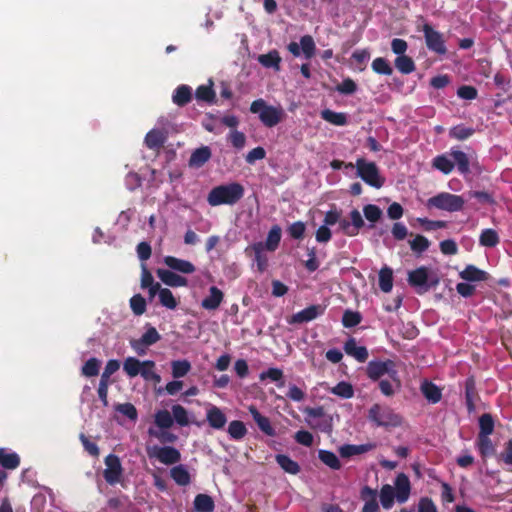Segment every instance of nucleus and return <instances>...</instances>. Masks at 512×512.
Returning <instances> with one entry per match:
<instances>
[{
  "label": "nucleus",
  "mask_w": 512,
  "mask_h": 512,
  "mask_svg": "<svg viewBox=\"0 0 512 512\" xmlns=\"http://www.w3.org/2000/svg\"><path fill=\"white\" fill-rule=\"evenodd\" d=\"M101 362L97 358H90L82 367V374L86 377H93L99 374Z\"/></svg>",
  "instance_id": "obj_57"
},
{
  "label": "nucleus",
  "mask_w": 512,
  "mask_h": 512,
  "mask_svg": "<svg viewBox=\"0 0 512 512\" xmlns=\"http://www.w3.org/2000/svg\"><path fill=\"white\" fill-rule=\"evenodd\" d=\"M394 64L396 69L402 74H410L416 69L413 59L407 55L397 56Z\"/></svg>",
  "instance_id": "obj_43"
},
{
  "label": "nucleus",
  "mask_w": 512,
  "mask_h": 512,
  "mask_svg": "<svg viewBox=\"0 0 512 512\" xmlns=\"http://www.w3.org/2000/svg\"><path fill=\"white\" fill-rule=\"evenodd\" d=\"M206 420L209 426L213 429L220 430L224 428L227 423V417L223 411L214 405H211L206 412Z\"/></svg>",
  "instance_id": "obj_21"
},
{
  "label": "nucleus",
  "mask_w": 512,
  "mask_h": 512,
  "mask_svg": "<svg viewBox=\"0 0 512 512\" xmlns=\"http://www.w3.org/2000/svg\"><path fill=\"white\" fill-rule=\"evenodd\" d=\"M130 307L133 313L137 316H140L146 311V300L140 294H135L130 299Z\"/></svg>",
  "instance_id": "obj_58"
},
{
  "label": "nucleus",
  "mask_w": 512,
  "mask_h": 512,
  "mask_svg": "<svg viewBox=\"0 0 512 512\" xmlns=\"http://www.w3.org/2000/svg\"><path fill=\"white\" fill-rule=\"evenodd\" d=\"M478 392L476 388V381L474 376H469L465 380V402L469 412L475 410V401L478 399Z\"/></svg>",
  "instance_id": "obj_26"
},
{
  "label": "nucleus",
  "mask_w": 512,
  "mask_h": 512,
  "mask_svg": "<svg viewBox=\"0 0 512 512\" xmlns=\"http://www.w3.org/2000/svg\"><path fill=\"white\" fill-rule=\"evenodd\" d=\"M0 465L4 469L14 470L20 465V457L15 452H8L5 448H0Z\"/></svg>",
  "instance_id": "obj_32"
},
{
  "label": "nucleus",
  "mask_w": 512,
  "mask_h": 512,
  "mask_svg": "<svg viewBox=\"0 0 512 512\" xmlns=\"http://www.w3.org/2000/svg\"><path fill=\"white\" fill-rule=\"evenodd\" d=\"M213 83L210 81L209 85H200L197 87L195 97L198 101L213 103L215 101V92L213 90Z\"/></svg>",
  "instance_id": "obj_45"
},
{
  "label": "nucleus",
  "mask_w": 512,
  "mask_h": 512,
  "mask_svg": "<svg viewBox=\"0 0 512 512\" xmlns=\"http://www.w3.org/2000/svg\"><path fill=\"white\" fill-rule=\"evenodd\" d=\"M159 301L162 306L171 310H174L178 305V301L168 288H161L159 291Z\"/></svg>",
  "instance_id": "obj_53"
},
{
  "label": "nucleus",
  "mask_w": 512,
  "mask_h": 512,
  "mask_svg": "<svg viewBox=\"0 0 512 512\" xmlns=\"http://www.w3.org/2000/svg\"><path fill=\"white\" fill-rule=\"evenodd\" d=\"M361 320L362 317L359 312L346 310L342 317V324L346 328H351L357 326Z\"/></svg>",
  "instance_id": "obj_61"
},
{
  "label": "nucleus",
  "mask_w": 512,
  "mask_h": 512,
  "mask_svg": "<svg viewBox=\"0 0 512 512\" xmlns=\"http://www.w3.org/2000/svg\"><path fill=\"white\" fill-rule=\"evenodd\" d=\"M115 410L117 412L123 414L124 416H126L128 419H130L132 421H136L138 418L137 409L131 403L118 404L115 407Z\"/></svg>",
  "instance_id": "obj_62"
},
{
  "label": "nucleus",
  "mask_w": 512,
  "mask_h": 512,
  "mask_svg": "<svg viewBox=\"0 0 512 512\" xmlns=\"http://www.w3.org/2000/svg\"><path fill=\"white\" fill-rule=\"evenodd\" d=\"M172 376L175 379L186 376L191 370V363L186 360H174L171 362Z\"/></svg>",
  "instance_id": "obj_39"
},
{
  "label": "nucleus",
  "mask_w": 512,
  "mask_h": 512,
  "mask_svg": "<svg viewBox=\"0 0 512 512\" xmlns=\"http://www.w3.org/2000/svg\"><path fill=\"white\" fill-rule=\"evenodd\" d=\"M148 434L157 438L162 444H173L178 440V436L168 431V429L155 430L153 428H149Z\"/></svg>",
  "instance_id": "obj_40"
},
{
  "label": "nucleus",
  "mask_w": 512,
  "mask_h": 512,
  "mask_svg": "<svg viewBox=\"0 0 512 512\" xmlns=\"http://www.w3.org/2000/svg\"><path fill=\"white\" fill-rule=\"evenodd\" d=\"M344 351L360 363L366 362L369 356L367 348L365 346H358L356 339L352 337L344 343Z\"/></svg>",
  "instance_id": "obj_18"
},
{
  "label": "nucleus",
  "mask_w": 512,
  "mask_h": 512,
  "mask_svg": "<svg viewBox=\"0 0 512 512\" xmlns=\"http://www.w3.org/2000/svg\"><path fill=\"white\" fill-rule=\"evenodd\" d=\"M407 282L418 295L427 293L439 285L440 279L430 268L420 266L408 272Z\"/></svg>",
  "instance_id": "obj_2"
},
{
  "label": "nucleus",
  "mask_w": 512,
  "mask_h": 512,
  "mask_svg": "<svg viewBox=\"0 0 512 512\" xmlns=\"http://www.w3.org/2000/svg\"><path fill=\"white\" fill-rule=\"evenodd\" d=\"M379 287L384 293H389L393 287V270L384 266L379 271Z\"/></svg>",
  "instance_id": "obj_35"
},
{
  "label": "nucleus",
  "mask_w": 512,
  "mask_h": 512,
  "mask_svg": "<svg viewBox=\"0 0 512 512\" xmlns=\"http://www.w3.org/2000/svg\"><path fill=\"white\" fill-rule=\"evenodd\" d=\"M192 100V89L190 86L179 85L172 95V101L179 107L187 105Z\"/></svg>",
  "instance_id": "obj_28"
},
{
  "label": "nucleus",
  "mask_w": 512,
  "mask_h": 512,
  "mask_svg": "<svg viewBox=\"0 0 512 512\" xmlns=\"http://www.w3.org/2000/svg\"><path fill=\"white\" fill-rule=\"evenodd\" d=\"M224 300V293L216 286L209 288V295L201 301V307L208 311L217 310Z\"/></svg>",
  "instance_id": "obj_17"
},
{
  "label": "nucleus",
  "mask_w": 512,
  "mask_h": 512,
  "mask_svg": "<svg viewBox=\"0 0 512 512\" xmlns=\"http://www.w3.org/2000/svg\"><path fill=\"white\" fill-rule=\"evenodd\" d=\"M154 423L159 429H169L173 426V417L171 413L166 410H158L154 415Z\"/></svg>",
  "instance_id": "obj_42"
},
{
  "label": "nucleus",
  "mask_w": 512,
  "mask_h": 512,
  "mask_svg": "<svg viewBox=\"0 0 512 512\" xmlns=\"http://www.w3.org/2000/svg\"><path fill=\"white\" fill-rule=\"evenodd\" d=\"M368 418L379 427H397L402 423L401 417L387 406L374 404L368 412Z\"/></svg>",
  "instance_id": "obj_6"
},
{
  "label": "nucleus",
  "mask_w": 512,
  "mask_h": 512,
  "mask_svg": "<svg viewBox=\"0 0 512 512\" xmlns=\"http://www.w3.org/2000/svg\"><path fill=\"white\" fill-rule=\"evenodd\" d=\"M409 244L413 252L421 254L429 248L430 241L423 235H416L415 238L409 242Z\"/></svg>",
  "instance_id": "obj_56"
},
{
  "label": "nucleus",
  "mask_w": 512,
  "mask_h": 512,
  "mask_svg": "<svg viewBox=\"0 0 512 512\" xmlns=\"http://www.w3.org/2000/svg\"><path fill=\"white\" fill-rule=\"evenodd\" d=\"M170 476L179 486H187L191 483V476L185 465L179 464L170 470Z\"/></svg>",
  "instance_id": "obj_29"
},
{
  "label": "nucleus",
  "mask_w": 512,
  "mask_h": 512,
  "mask_svg": "<svg viewBox=\"0 0 512 512\" xmlns=\"http://www.w3.org/2000/svg\"><path fill=\"white\" fill-rule=\"evenodd\" d=\"M250 111L253 114H258L260 121L266 127L276 126L283 117L282 109L267 105L265 100H254L250 105Z\"/></svg>",
  "instance_id": "obj_4"
},
{
  "label": "nucleus",
  "mask_w": 512,
  "mask_h": 512,
  "mask_svg": "<svg viewBox=\"0 0 512 512\" xmlns=\"http://www.w3.org/2000/svg\"><path fill=\"white\" fill-rule=\"evenodd\" d=\"M228 433L232 439L241 440L245 437L247 429L242 421L234 420L228 426Z\"/></svg>",
  "instance_id": "obj_51"
},
{
  "label": "nucleus",
  "mask_w": 512,
  "mask_h": 512,
  "mask_svg": "<svg viewBox=\"0 0 512 512\" xmlns=\"http://www.w3.org/2000/svg\"><path fill=\"white\" fill-rule=\"evenodd\" d=\"M363 213L365 218L371 223L379 221L382 217V210L375 204L365 205L363 207Z\"/></svg>",
  "instance_id": "obj_60"
},
{
  "label": "nucleus",
  "mask_w": 512,
  "mask_h": 512,
  "mask_svg": "<svg viewBox=\"0 0 512 512\" xmlns=\"http://www.w3.org/2000/svg\"><path fill=\"white\" fill-rule=\"evenodd\" d=\"M451 158H453V162L457 167V170L462 175H467L470 173V161L467 154L459 149L452 148L449 152Z\"/></svg>",
  "instance_id": "obj_25"
},
{
  "label": "nucleus",
  "mask_w": 512,
  "mask_h": 512,
  "mask_svg": "<svg viewBox=\"0 0 512 512\" xmlns=\"http://www.w3.org/2000/svg\"><path fill=\"white\" fill-rule=\"evenodd\" d=\"M358 176L368 185L380 188L383 180L380 179L379 170L374 162H366L364 159H358L356 162Z\"/></svg>",
  "instance_id": "obj_8"
},
{
  "label": "nucleus",
  "mask_w": 512,
  "mask_h": 512,
  "mask_svg": "<svg viewBox=\"0 0 512 512\" xmlns=\"http://www.w3.org/2000/svg\"><path fill=\"white\" fill-rule=\"evenodd\" d=\"M144 362H149L151 366H142L141 372L139 375L146 381H153L155 383H159L161 381V377L159 374L155 372V362L152 360H144Z\"/></svg>",
  "instance_id": "obj_55"
},
{
  "label": "nucleus",
  "mask_w": 512,
  "mask_h": 512,
  "mask_svg": "<svg viewBox=\"0 0 512 512\" xmlns=\"http://www.w3.org/2000/svg\"><path fill=\"white\" fill-rule=\"evenodd\" d=\"M459 277L467 282H482L490 278L488 272L479 269L473 264L467 265L460 273Z\"/></svg>",
  "instance_id": "obj_19"
},
{
  "label": "nucleus",
  "mask_w": 512,
  "mask_h": 512,
  "mask_svg": "<svg viewBox=\"0 0 512 512\" xmlns=\"http://www.w3.org/2000/svg\"><path fill=\"white\" fill-rule=\"evenodd\" d=\"M421 393L425 399L432 404L440 402L442 398L441 389L431 381L425 380L420 386Z\"/></svg>",
  "instance_id": "obj_23"
},
{
  "label": "nucleus",
  "mask_w": 512,
  "mask_h": 512,
  "mask_svg": "<svg viewBox=\"0 0 512 512\" xmlns=\"http://www.w3.org/2000/svg\"><path fill=\"white\" fill-rule=\"evenodd\" d=\"M142 366H151L149 362L140 361L135 357H127L123 362V370L126 375L130 378H134L141 372Z\"/></svg>",
  "instance_id": "obj_27"
},
{
  "label": "nucleus",
  "mask_w": 512,
  "mask_h": 512,
  "mask_svg": "<svg viewBox=\"0 0 512 512\" xmlns=\"http://www.w3.org/2000/svg\"><path fill=\"white\" fill-rule=\"evenodd\" d=\"M212 152L210 147L201 146L195 149L189 158V166L194 168L202 167L206 162L210 160Z\"/></svg>",
  "instance_id": "obj_24"
},
{
  "label": "nucleus",
  "mask_w": 512,
  "mask_h": 512,
  "mask_svg": "<svg viewBox=\"0 0 512 512\" xmlns=\"http://www.w3.org/2000/svg\"><path fill=\"white\" fill-rule=\"evenodd\" d=\"M394 484L397 501L399 503H405L408 500L411 492V484L408 476L404 473L398 474Z\"/></svg>",
  "instance_id": "obj_16"
},
{
  "label": "nucleus",
  "mask_w": 512,
  "mask_h": 512,
  "mask_svg": "<svg viewBox=\"0 0 512 512\" xmlns=\"http://www.w3.org/2000/svg\"><path fill=\"white\" fill-rule=\"evenodd\" d=\"M500 242L499 235L496 230L492 228L483 229L480 237L479 244L483 247L493 248Z\"/></svg>",
  "instance_id": "obj_33"
},
{
  "label": "nucleus",
  "mask_w": 512,
  "mask_h": 512,
  "mask_svg": "<svg viewBox=\"0 0 512 512\" xmlns=\"http://www.w3.org/2000/svg\"><path fill=\"white\" fill-rule=\"evenodd\" d=\"M371 67H372V70L379 75L390 76L393 73V69H392L390 63L388 62V60H386L383 57L375 58L372 61Z\"/></svg>",
  "instance_id": "obj_50"
},
{
  "label": "nucleus",
  "mask_w": 512,
  "mask_h": 512,
  "mask_svg": "<svg viewBox=\"0 0 512 512\" xmlns=\"http://www.w3.org/2000/svg\"><path fill=\"white\" fill-rule=\"evenodd\" d=\"M324 312L325 307H323L322 305H310L307 308L301 310L298 313H295L292 317H290V323H307L323 315Z\"/></svg>",
  "instance_id": "obj_14"
},
{
  "label": "nucleus",
  "mask_w": 512,
  "mask_h": 512,
  "mask_svg": "<svg viewBox=\"0 0 512 512\" xmlns=\"http://www.w3.org/2000/svg\"><path fill=\"white\" fill-rule=\"evenodd\" d=\"M396 497L393 487L389 484L382 486L380 490V502L384 509L392 508Z\"/></svg>",
  "instance_id": "obj_46"
},
{
  "label": "nucleus",
  "mask_w": 512,
  "mask_h": 512,
  "mask_svg": "<svg viewBox=\"0 0 512 512\" xmlns=\"http://www.w3.org/2000/svg\"><path fill=\"white\" fill-rule=\"evenodd\" d=\"M267 249L263 242H257L246 248L245 252L248 256H253L257 266V270L263 273L268 267Z\"/></svg>",
  "instance_id": "obj_13"
},
{
  "label": "nucleus",
  "mask_w": 512,
  "mask_h": 512,
  "mask_svg": "<svg viewBox=\"0 0 512 512\" xmlns=\"http://www.w3.org/2000/svg\"><path fill=\"white\" fill-rule=\"evenodd\" d=\"M422 31L424 33L426 46L429 50L439 55L446 54L447 48L445 46L443 35L440 32L434 30L428 23L423 25Z\"/></svg>",
  "instance_id": "obj_10"
},
{
  "label": "nucleus",
  "mask_w": 512,
  "mask_h": 512,
  "mask_svg": "<svg viewBox=\"0 0 512 512\" xmlns=\"http://www.w3.org/2000/svg\"><path fill=\"white\" fill-rule=\"evenodd\" d=\"M432 166L443 174L448 175L454 170L455 163L453 158H450V155L441 154L433 159Z\"/></svg>",
  "instance_id": "obj_31"
},
{
  "label": "nucleus",
  "mask_w": 512,
  "mask_h": 512,
  "mask_svg": "<svg viewBox=\"0 0 512 512\" xmlns=\"http://www.w3.org/2000/svg\"><path fill=\"white\" fill-rule=\"evenodd\" d=\"M366 375L372 381H378L385 375L394 381L398 382V371L396 370V364L391 359L382 360H371L366 366Z\"/></svg>",
  "instance_id": "obj_5"
},
{
  "label": "nucleus",
  "mask_w": 512,
  "mask_h": 512,
  "mask_svg": "<svg viewBox=\"0 0 512 512\" xmlns=\"http://www.w3.org/2000/svg\"><path fill=\"white\" fill-rule=\"evenodd\" d=\"M464 204L465 200L462 196L449 192H440L426 202L427 208H436L450 213L461 211Z\"/></svg>",
  "instance_id": "obj_3"
},
{
  "label": "nucleus",
  "mask_w": 512,
  "mask_h": 512,
  "mask_svg": "<svg viewBox=\"0 0 512 512\" xmlns=\"http://www.w3.org/2000/svg\"><path fill=\"white\" fill-rule=\"evenodd\" d=\"M156 273L159 279L167 286L185 287L188 285V280L185 277L171 271L170 269H157Z\"/></svg>",
  "instance_id": "obj_15"
},
{
  "label": "nucleus",
  "mask_w": 512,
  "mask_h": 512,
  "mask_svg": "<svg viewBox=\"0 0 512 512\" xmlns=\"http://www.w3.org/2000/svg\"><path fill=\"white\" fill-rule=\"evenodd\" d=\"M164 263L169 269L172 271H178L183 274H192L196 271V268L193 263L188 260L179 259L174 256H166L164 257Z\"/></svg>",
  "instance_id": "obj_20"
},
{
  "label": "nucleus",
  "mask_w": 512,
  "mask_h": 512,
  "mask_svg": "<svg viewBox=\"0 0 512 512\" xmlns=\"http://www.w3.org/2000/svg\"><path fill=\"white\" fill-rule=\"evenodd\" d=\"M376 448L375 443H365L360 445L345 444L340 447L339 453L343 458H349L355 455L367 453Z\"/></svg>",
  "instance_id": "obj_22"
},
{
  "label": "nucleus",
  "mask_w": 512,
  "mask_h": 512,
  "mask_svg": "<svg viewBox=\"0 0 512 512\" xmlns=\"http://www.w3.org/2000/svg\"><path fill=\"white\" fill-rule=\"evenodd\" d=\"M244 187L238 182L218 185L210 190L207 202L210 206L234 205L244 196Z\"/></svg>",
  "instance_id": "obj_1"
},
{
  "label": "nucleus",
  "mask_w": 512,
  "mask_h": 512,
  "mask_svg": "<svg viewBox=\"0 0 512 512\" xmlns=\"http://www.w3.org/2000/svg\"><path fill=\"white\" fill-rule=\"evenodd\" d=\"M144 141L149 149L159 150L163 147L166 136L161 130L153 129L146 134Z\"/></svg>",
  "instance_id": "obj_30"
},
{
  "label": "nucleus",
  "mask_w": 512,
  "mask_h": 512,
  "mask_svg": "<svg viewBox=\"0 0 512 512\" xmlns=\"http://www.w3.org/2000/svg\"><path fill=\"white\" fill-rule=\"evenodd\" d=\"M336 90L341 94L351 95L357 91V84L353 79L346 78L337 85Z\"/></svg>",
  "instance_id": "obj_64"
},
{
  "label": "nucleus",
  "mask_w": 512,
  "mask_h": 512,
  "mask_svg": "<svg viewBox=\"0 0 512 512\" xmlns=\"http://www.w3.org/2000/svg\"><path fill=\"white\" fill-rule=\"evenodd\" d=\"M331 393L343 399H350L354 396V389L350 383L341 381L331 389Z\"/></svg>",
  "instance_id": "obj_52"
},
{
  "label": "nucleus",
  "mask_w": 512,
  "mask_h": 512,
  "mask_svg": "<svg viewBox=\"0 0 512 512\" xmlns=\"http://www.w3.org/2000/svg\"><path fill=\"white\" fill-rule=\"evenodd\" d=\"M378 386L381 393L386 397H392L397 390L401 388V380L398 377V382L391 378L378 380Z\"/></svg>",
  "instance_id": "obj_37"
},
{
  "label": "nucleus",
  "mask_w": 512,
  "mask_h": 512,
  "mask_svg": "<svg viewBox=\"0 0 512 512\" xmlns=\"http://www.w3.org/2000/svg\"><path fill=\"white\" fill-rule=\"evenodd\" d=\"M476 445L478 447L479 453L483 458L490 457L495 454V447L489 438V436H477Z\"/></svg>",
  "instance_id": "obj_36"
},
{
  "label": "nucleus",
  "mask_w": 512,
  "mask_h": 512,
  "mask_svg": "<svg viewBox=\"0 0 512 512\" xmlns=\"http://www.w3.org/2000/svg\"><path fill=\"white\" fill-rule=\"evenodd\" d=\"M172 417L173 422L175 421L178 425L182 427L187 426L189 424L188 412L183 406L179 404L172 406Z\"/></svg>",
  "instance_id": "obj_54"
},
{
  "label": "nucleus",
  "mask_w": 512,
  "mask_h": 512,
  "mask_svg": "<svg viewBox=\"0 0 512 512\" xmlns=\"http://www.w3.org/2000/svg\"><path fill=\"white\" fill-rule=\"evenodd\" d=\"M148 457L155 458L164 465H173L181 460L180 451L173 446H153L147 448Z\"/></svg>",
  "instance_id": "obj_7"
},
{
  "label": "nucleus",
  "mask_w": 512,
  "mask_h": 512,
  "mask_svg": "<svg viewBox=\"0 0 512 512\" xmlns=\"http://www.w3.org/2000/svg\"><path fill=\"white\" fill-rule=\"evenodd\" d=\"M250 413L259 429L267 435H273L274 430L267 417L263 416L255 407H250Z\"/></svg>",
  "instance_id": "obj_38"
},
{
  "label": "nucleus",
  "mask_w": 512,
  "mask_h": 512,
  "mask_svg": "<svg viewBox=\"0 0 512 512\" xmlns=\"http://www.w3.org/2000/svg\"><path fill=\"white\" fill-rule=\"evenodd\" d=\"M258 61L267 68L276 67L278 68V64L280 62V57L277 51H270L267 54H262L259 56Z\"/></svg>",
  "instance_id": "obj_59"
},
{
  "label": "nucleus",
  "mask_w": 512,
  "mask_h": 512,
  "mask_svg": "<svg viewBox=\"0 0 512 512\" xmlns=\"http://www.w3.org/2000/svg\"><path fill=\"white\" fill-rule=\"evenodd\" d=\"M475 133L471 127H466L462 124L456 125L449 130V136L456 140H466Z\"/></svg>",
  "instance_id": "obj_48"
},
{
  "label": "nucleus",
  "mask_w": 512,
  "mask_h": 512,
  "mask_svg": "<svg viewBox=\"0 0 512 512\" xmlns=\"http://www.w3.org/2000/svg\"><path fill=\"white\" fill-rule=\"evenodd\" d=\"M161 339L160 334L155 327L147 325L145 333L139 339L131 340V347L138 355H144L146 348L157 343Z\"/></svg>",
  "instance_id": "obj_11"
},
{
  "label": "nucleus",
  "mask_w": 512,
  "mask_h": 512,
  "mask_svg": "<svg viewBox=\"0 0 512 512\" xmlns=\"http://www.w3.org/2000/svg\"><path fill=\"white\" fill-rule=\"evenodd\" d=\"M215 508L214 500L207 494H198L194 499V509L196 512H213Z\"/></svg>",
  "instance_id": "obj_34"
},
{
  "label": "nucleus",
  "mask_w": 512,
  "mask_h": 512,
  "mask_svg": "<svg viewBox=\"0 0 512 512\" xmlns=\"http://www.w3.org/2000/svg\"><path fill=\"white\" fill-rule=\"evenodd\" d=\"M457 96L464 100H474L478 96V90L471 85H462L457 89Z\"/></svg>",
  "instance_id": "obj_63"
},
{
  "label": "nucleus",
  "mask_w": 512,
  "mask_h": 512,
  "mask_svg": "<svg viewBox=\"0 0 512 512\" xmlns=\"http://www.w3.org/2000/svg\"><path fill=\"white\" fill-rule=\"evenodd\" d=\"M321 115L325 121H327L331 124L337 125V126H343L347 123L346 114L341 113V112H335V111L326 109V110L322 111Z\"/></svg>",
  "instance_id": "obj_47"
},
{
  "label": "nucleus",
  "mask_w": 512,
  "mask_h": 512,
  "mask_svg": "<svg viewBox=\"0 0 512 512\" xmlns=\"http://www.w3.org/2000/svg\"><path fill=\"white\" fill-rule=\"evenodd\" d=\"M319 459L329 468L333 470H339L341 468V462L337 455L329 450H319Z\"/></svg>",
  "instance_id": "obj_41"
},
{
  "label": "nucleus",
  "mask_w": 512,
  "mask_h": 512,
  "mask_svg": "<svg viewBox=\"0 0 512 512\" xmlns=\"http://www.w3.org/2000/svg\"><path fill=\"white\" fill-rule=\"evenodd\" d=\"M479 428L478 435L489 436L494 431V419L491 414L484 413L479 417Z\"/></svg>",
  "instance_id": "obj_49"
},
{
  "label": "nucleus",
  "mask_w": 512,
  "mask_h": 512,
  "mask_svg": "<svg viewBox=\"0 0 512 512\" xmlns=\"http://www.w3.org/2000/svg\"><path fill=\"white\" fill-rule=\"evenodd\" d=\"M104 463L106 469L103 472L105 481L110 485L120 482L123 475V468L119 457L115 454H109L105 457Z\"/></svg>",
  "instance_id": "obj_9"
},
{
  "label": "nucleus",
  "mask_w": 512,
  "mask_h": 512,
  "mask_svg": "<svg viewBox=\"0 0 512 512\" xmlns=\"http://www.w3.org/2000/svg\"><path fill=\"white\" fill-rule=\"evenodd\" d=\"M281 240V229L279 226L275 225L271 228L264 243V247L268 251H275L278 248V245Z\"/></svg>",
  "instance_id": "obj_44"
},
{
  "label": "nucleus",
  "mask_w": 512,
  "mask_h": 512,
  "mask_svg": "<svg viewBox=\"0 0 512 512\" xmlns=\"http://www.w3.org/2000/svg\"><path fill=\"white\" fill-rule=\"evenodd\" d=\"M316 45L311 35H304L300 38V43L290 42V54L295 57L304 56L306 60H310L315 56Z\"/></svg>",
  "instance_id": "obj_12"
}]
</instances>
